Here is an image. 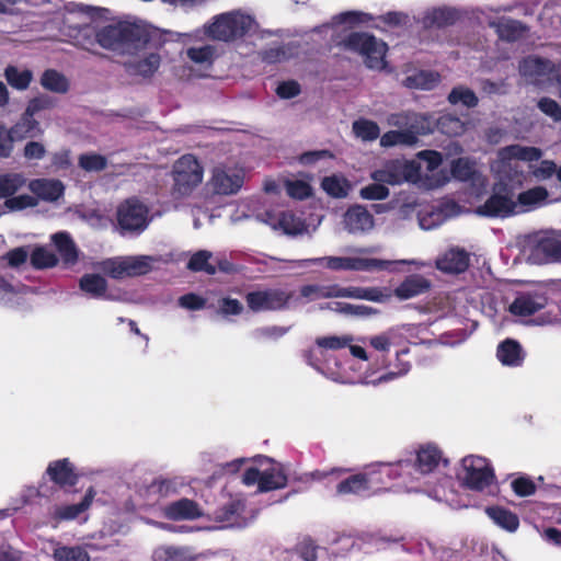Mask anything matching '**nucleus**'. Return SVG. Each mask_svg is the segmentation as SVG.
Listing matches in <instances>:
<instances>
[{"label": "nucleus", "mask_w": 561, "mask_h": 561, "mask_svg": "<svg viewBox=\"0 0 561 561\" xmlns=\"http://www.w3.org/2000/svg\"><path fill=\"white\" fill-rule=\"evenodd\" d=\"M520 75L530 83L542 85L553 83L558 71L554 65L537 57H528L519 66Z\"/></svg>", "instance_id": "6ab92c4d"}, {"label": "nucleus", "mask_w": 561, "mask_h": 561, "mask_svg": "<svg viewBox=\"0 0 561 561\" xmlns=\"http://www.w3.org/2000/svg\"><path fill=\"white\" fill-rule=\"evenodd\" d=\"M14 141H21L26 138H37L43 136L44 129L38 121L23 113L20 119L10 128Z\"/></svg>", "instance_id": "c756f323"}, {"label": "nucleus", "mask_w": 561, "mask_h": 561, "mask_svg": "<svg viewBox=\"0 0 561 561\" xmlns=\"http://www.w3.org/2000/svg\"><path fill=\"white\" fill-rule=\"evenodd\" d=\"M244 170L236 163H218L211 170L209 186L219 195L237 194L243 185Z\"/></svg>", "instance_id": "4468645a"}, {"label": "nucleus", "mask_w": 561, "mask_h": 561, "mask_svg": "<svg viewBox=\"0 0 561 561\" xmlns=\"http://www.w3.org/2000/svg\"><path fill=\"white\" fill-rule=\"evenodd\" d=\"M288 299L289 295L280 290L254 291L247 296L248 305L253 311L282 309Z\"/></svg>", "instance_id": "412c9836"}, {"label": "nucleus", "mask_w": 561, "mask_h": 561, "mask_svg": "<svg viewBox=\"0 0 561 561\" xmlns=\"http://www.w3.org/2000/svg\"><path fill=\"white\" fill-rule=\"evenodd\" d=\"M57 257L45 248H36L31 254V262L36 268L53 267L57 264Z\"/></svg>", "instance_id": "052dcab7"}, {"label": "nucleus", "mask_w": 561, "mask_h": 561, "mask_svg": "<svg viewBox=\"0 0 561 561\" xmlns=\"http://www.w3.org/2000/svg\"><path fill=\"white\" fill-rule=\"evenodd\" d=\"M322 188L333 197H345L350 190V183L345 178L333 175L324 178Z\"/></svg>", "instance_id": "8fccbe9b"}, {"label": "nucleus", "mask_w": 561, "mask_h": 561, "mask_svg": "<svg viewBox=\"0 0 561 561\" xmlns=\"http://www.w3.org/2000/svg\"><path fill=\"white\" fill-rule=\"evenodd\" d=\"M254 461L255 466L249 467L243 474L242 482L245 485L257 484L260 492H268L286 486L287 476L283 465L265 456H259Z\"/></svg>", "instance_id": "423d86ee"}, {"label": "nucleus", "mask_w": 561, "mask_h": 561, "mask_svg": "<svg viewBox=\"0 0 561 561\" xmlns=\"http://www.w3.org/2000/svg\"><path fill=\"white\" fill-rule=\"evenodd\" d=\"M431 283L422 275H410L396 289L394 295L400 300H408L424 294L430 289Z\"/></svg>", "instance_id": "cd10ccee"}, {"label": "nucleus", "mask_w": 561, "mask_h": 561, "mask_svg": "<svg viewBox=\"0 0 561 561\" xmlns=\"http://www.w3.org/2000/svg\"><path fill=\"white\" fill-rule=\"evenodd\" d=\"M196 558L188 547L162 546L153 551V561H194Z\"/></svg>", "instance_id": "e433bc0d"}, {"label": "nucleus", "mask_w": 561, "mask_h": 561, "mask_svg": "<svg viewBox=\"0 0 561 561\" xmlns=\"http://www.w3.org/2000/svg\"><path fill=\"white\" fill-rule=\"evenodd\" d=\"M453 175L461 181L473 179L474 182L484 185V179L476 174L474 164L468 159H458L451 167Z\"/></svg>", "instance_id": "a18cd8bd"}, {"label": "nucleus", "mask_w": 561, "mask_h": 561, "mask_svg": "<svg viewBox=\"0 0 561 561\" xmlns=\"http://www.w3.org/2000/svg\"><path fill=\"white\" fill-rule=\"evenodd\" d=\"M354 337L352 335H330V336H321L316 340V344L321 350H341L351 343H353Z\"/></svg>", "instance_id": "13d9d810"}, {"label": "nucleus", "mask_w": 561, "mask_h": 561, "mask_svg": "<svg viewBox=\"0 0 561 561\" xmlns=\"http://www.w3.org/2000/svg\"><path fill=\"white\" fill-rule=\"evenodd\" d=\"M497 358L503 365H520L523 356L519 344L512 340L503 342L497 348Z\"/></svg>", "instance_id": "37998d69"}, {"label": "nucleus", "mask_w": 561, "mask_h": 561, "mask_svg": "<svg viewBox=\"0 0 561 561\" xmlns=\"http://www.w3.org/2000/svg\"><path fill=\"white\" fill-rule=\"evenodd\" d=\"M469 266V254L458 248L446 251L436 260V267L445 273L458 274Z\"/></svg>", "instance_id": "393cba45"}, {"label": "nucleus", "mask_w": 561, "mask_h": 561, "mask_svg": "<svg viewBox=\"0 0 561 561\" xmlns=\"http://www.w3.org/2000/svg\"><path fill=\"white\" fill-rule=\"evenodd\" d=\"M96 37L102 47L127 53L147 44V33L135 25H108Z\"/></svg>", "instance_id": "6e6552de"}, {"label": "nucleus", "mask_w": 561, "mask_h": 561, "mask_svg": "<svg viewBox=\"0 0 561 561\" xmlns=\"http://www.w3.org/2000/svg\"><path fill=\"white\" fill-rule=\"evenodd\" d=\"M41 84L45 90L54 93H66L69 90L68 79L60 72L54 69L44 71L41 77Z\"/></svg>", "instance_id": "a19ab883"}, {"label": "nucleus", "mask_w": 561, "mask_h": 561, "mask_svg": "<svg viewBox=\"0 0 561 561\" xmlns=\"http://www.w3.org/2000/svg\"><path fill=\"white\" fill-rule=\"evenodd\" d=\"M528 260L546 264L561 259V232L545 231L531 237L527 243Z\"/></svg>", "instance_id": "ddd939ff"}, {"label": "nucleus", "mask_w": 561, "mask_h": 561, "mask_svg": "<svg viewBox=\"0 0 561 561\" xmlns=\"http://www.w3.org/2000/svg\"><path fill=\"white\" fill-rule=\"evenodd\" d=\"M538 107L554 122L561 123V106L554 100L542 98L538 102Z\"/></svg>", "instance_id": "0e129e2a"}, {"label": "nucleus", "mask_w": 561, "mask_h": 561, "mask_svg": "<svg viewBox=\"0 0 561 561\" xmlns=\"http://www.w3.org/2000/svg\"><path fill=\"white\" fill-rule=\"evenodd\" d=\"M4 77L8 83L18 90L27 89L33 79V75L30 70H20L14 66L7 67Z\"/></svg>", "instance_id": "de8ad7c7"}, {"label": "nucleus", "mask_w": 561, "mask_h": 561, "mask_svg": "<svg viewBox=\"0 0 561 561\" xmlns=\"http://www.w3.org/2000/svg\"><path fill=\"white\" fill-rule=\"evenodd\" d=\"M243 510L244 503L242 501H233L217 513L216 519L222 524L221 528L245 527L249 522L240 516V513L243 512Z\"/></svg>", "instance_id": "7c9ffc66"}, {"label": "nucleus", "mask_w": 561, "mask_h": 561, "mask_svg": "<svg viewBox=\"0 0 561 561\" xmlns=\"http://www.w3.org/2000/svg\"><path fill=\"white\" fill-rule=\"evenodd\" d=\"M78 164L87 172H99L106 168L107 160L102 154L90 152L81 154L78 159Z\"/></svg>", "instance_id": "4d7b16f0"}, {"label": "nucleus", "mask_w": 561, "mask_h": 561, "mask_svg": "<svg viewBox=\"0 0 561 561\" xmlns=\"http://www.w3.org/2000/svg\"><path fill=\"white\" fill-rule=\"evenodd\" d=\"M353 131L357 138L371 141L378 138L380 129L378 125L368 119H358L353 123Z\"/></svg>", "instance_id": "603ef678"}, {"label": "nucleus", "mask_w": 561, "mask_h": 561, "mask_svg": "<svg viewBox=\"0 0 561 561\" xmlns=\"http://www.w3.org/2000/svg\"><path fill=\"white\" fill-rule=\"evenodd\" d=\"M159 261L151 255L118 256L99 263L98 267L113 278H125L147 274Z\"/></svg>", "instance_id": "9d476101"}, {"label": "nucleus", "mask_w": 561, "mask_h": 561, "mask_svg": "<svg viewBox=\"0 0 561 561\" xmlns=\"http://www.w3.org/2000/svg\"><path fill=\"white\" fill-rule=\"evenodd\" d=\"M439 82V76L433 71H415L403 80V84L411 89L431 90Z\"/></svg>", "instance_id": "58836bf2"}, {"label": "nucleus", "mask_w": 561, "mask_h": 561, "mask_svg": "<svg viewBox=\"0 0 561 561\" xmlns=\"http://www.w3.org/2000/svg\"><path fill=\"white\" fill-rule=\"evenodd\" d=\"M201 511L195 502L181 499L163 507V515L169 519H194L201 516Z\"/></svg>", "instance_id": "c85d7f7f"}, {"label": "nucleus", "mask_w": 561, "mask_h": 561, "mask_svg": "<svg viewBox=\"0 0 561 561\" xmlns=\"http://www.w3.org/2000/svg\"><path fill=\"white\" fill-rule=\"evenodd\" d=\"M457 477L462 485L473 491H484L496 481L490 460L478 455H468L461 459Z\"/></svg>", "instance_id": "0eeeda50"}, {"label": "nucleus", "mask_w": 561, "mask_h": 561, "mask_svg": "<svg viewBox=\"0 0 561 561\" xmlns=\"http://www.w3.org/2000/svg\"><path fill=\"white\" fill-rule=\"evenodd\" d=\"M342 314L352 318H368L377 313V311L365 305L346 304L341 307Z\"/></svg>", "instance_id": "e2e57ef3"}, {"label": "nucleus", "mask_w": 561, "mask_h": 561, "mask_svg": "<svg viewBox=\"0 0 561 561\" xmlns=\"http://www.w3.org/2000/svg\"><path fill=\"white\" fill-rule=\"evenodd\" d=\"M55 561H90L88 552L81 547H58L54 551Z\"/></svg>", "instance_id": "6e6d98bb"}, {"label": "nucleus", "mask_w": 561, "mask_h": 561, "mask_svg": "<svg viewBox=\"0 0 561 561\" xmlns=\"http://www.w3.org/2000/svg\"><path fill=\"white\" fill-rule=\"evenodd\" d=\"M456 205L447 203L444 207H430L420 211L419 225L423 230H431L440 226L448 216L455 213Z\"/></svg>", "instance_id": "bb28decb"}, {"label": "nucleus", "mask_w": 561, "mask_h": 561, "mask_svg": "<svg viewBox=\"0 0 561 561\" xmlns=\"http://www.w3.org/2000/svg\"><path fill=\"white\" fill-rule=\"evenodd\" d=\"M302 297L308 300L324 298H353L375 302H385L390 298V293L377 287H342L337 284H312L300 289Z\"/></svg>", "instance_id": "39448f33"}, {"label": "nucleus", "mask_w": 561, "mask_h": 561, "mask_svg": "<svg viewBox=\"0 0 561 561\" xmlns=\"http://www.w3.org/2000/svg\"><path fill=\"white\" fill-rule=\"evenodd\" d=\"M358 255L352 256V271H360V272H382V271H391L394 264H417L423 266V263H419L414 260L407 261H390V260H381L377 257H368L364 254L368 252L366 249H360L357 251Z\"/></svg>", "instance_id": "b1692460"}, {"label": "nucleus", "mask_w": 561, "mask_h": 561, "mask_svg": "<svg viewBox=\"0 0 561 561\" xmlns=\"http://www.w3.org/2000/svg\"><path fill=\"white\" fill-rule=\"evenodd\" d=\"M211 256L213 254L209 251H197L192 255L191 260L188 261L187 267L194 272L204 271L207 274L213 275L216 273V267L209 263Z\"/></svg>", "instance_id": "5fc2aeb1"}, {"label": "nucleus", "mask_w": 561, "mask_h": 561, "mask_svg": "<svg viewBox=\"0 0 561 561\" xmlns=\"http://www.w3.org/2000/svg\"><path fill=\"white\" fill-rule=\"evenodd\" d=\"M542 152L536 147L512 145L497 151L496 159L491 164L495 176L493 194L477 209V213L491 217H506L518 214V205L514 201V191L518 188L524 175L518 170V161H537Z\"/></svg>", "instance_id": "f257e3e1"}, {"label": "nucleus", "mask_w": 561, "mask_h": 561, "mask_svg": "<svg viewBox=\"0 0 561 561\" xmlns=\"http://www.w3.org/2000/svg\"><path fill=\"white\" fill-rule=\"evenodd\" d=\"M53 101L48 96H38L31 100L24 111L28 116L34 117L41 111L53 107Z\"/></svg>", "instance_id": "338daca9"}, {"label": "nucleus", "mask_w": 561, "mask_h": 561, "mask_svg": "<svg viewBox=\"0 0 561 561\" xmlns=\"http://www.w3.org/2000/svg\"><path fill=\"white\" fill-rule=\"evenodd\" d=\"M408 462L379 463L368 468L364 473L354 474L336 485L339 495H360L376 484H385L392 479V473H399V469H410Z\"/></svg>", "instance_id": "20e7f679"}, {"label": "nucleus", "mask_w": 561, "mask_h": 561, "mask_svg": "<svg viewBox=\"0 0 561 561\" xmlns=\"http://www.w3.org/2000/svg\"><path fill=\"white\" fill-rule=\"evenodd\" d=\"M257 24L254 18L241 10L218 14L204 25L205 35L214 41L234 42L254 32Z\"/></svg>", "instance_id": "7ed1b4c3"}, {"label": "nucleus", "mask_w": 561, "mask_h": 561, "mask_svg": "<svg viewBox=\"0 0 561 561\" xmlns=\"http://www.w3.org/2000/svg\"><path fill=\"white\" fill-rule=\"evenodd\" d=\"M370 179L389 185L416 183L421 179L420 164L414 160H388L370 173Z\"/></svg>", "instance_id": "9b49d317"}, {"label": "nucleus", "mask_w": 561, "mask_h": 561, "mask_svg": "<svg viewBox=\"0 0 561 561\" xmlns=\"http://www.w3.org/2000/svg\"><path fill=\"white\" fill-rule=\"evenodd\" d=\"M287 194L297 199H304L311 194L310 185L301 180H287L285 182Z\"/></svg>", "instance_id": "680f3d73"}, {"label": "nucleus", "mask_w": 561, "mask_h": 561, "mask_svg": "<svg viewBox=\"0 0 561 561\" xmlns=\"http://www.w3.org/2000/svg\"><path fill=\"white\" fill-rule=\"evenodd\" d=\"M30 191L45 202H56L64 195L65 186L59 180L37 179L28 183Z\"/></svg>", "instance_id": "a878e982"}, {"label": "nucleus", "mask_w": 561, "mask_h": 561, "mask_svg": "<svg viewBox=\"0 0 561 561\" xmlns=\"http://www.w3.org/2000/svg\"><path fill=\"white\" fill-rule=\"evenodd\" d=\"M187 58L195 65L208 67L215 58V48L211 45H203L199 47H190L186 50Z\"/></svg>", "instance_id": "09e8293b"}, {"label": "nucleus", "mask_w": 561, "mask_h": 561, "mask_svg": "<svg viewBox=\"0 0 561 561\" xmlns=\"http://www.w3.org/2000/svg\"><path fill=\"white\" fill-rule=\"evenodd\" d=\"M79 285L81 290L96 298L102 297L107 287L106 280L96 274L83 275Z\"/></svg>", "instance_id": "49530a36"}, {"label": "nucleus", "mask_w": 561, "mask_h": 561, "mask_svg": "<svg viewBox=\"0 0 561 561\" xmlns=\"http://www.w3.org/2000/svg\"><path fill=\"white\" fill-rule=\"evenodd\" d=\"M344 229L353 234L366 233L375 226L373 215L362 205H355L343 215Z\"/></svg>", "instance_id": "4be33fe9"}, {"label": "nucleus", "mask_w": 561, "mask_h": 561, "mask_svg": "<svg viewBox=\"0 0 561 561\" xmlns=\"http://www.w3.org/2000/svg\"><path fill=\"white\" fill-rule=\"evenodd\" d=\"M448 101L453 105L461 104L466 107H474L478 104L474 92L465 87L454 88L448 95Z\"/></svg>", "instance_id": "864d4df0"}, {"label": "nucleus", "mask_w": 561, "mask_h": 561, "mask_svg": "<svg viewBox=\"0 0 561 561\" xmlns=\"http://www.w3.org/2000/svg\"><path fill=\"white\" fill-rule=\"evenodd\" d=\"M437 128L448 136H460L467 127L466 124L458 117L453 115H443L437 119Z\"/></svg>", "instance_id": "3c124183"}, {"label": "nucleus", "mask_w": 561, "mask_h": 561, "mask_svg": "<svg viewBox=\"0 0 561 561\" xmlns=\"http://www.w3.org/2000/svg\"><path fill=\"white\" fill-rule=\"evenodd\" d=\"M14 139L10 129L0 125V158H8L13 151Z\"/></svg>", "instance_id": "774afa93"}, {"label": "nucleus", "mask_w": 561, "mask_h": 561, "mask_svg": "<svg viewBox=\"0 0 561 561\" xmlns=\"http://www.w3.org/2000/svg\"><path fill=\"white\" fill-rule=\"evenodd\" d=\"M457 19V12L449 8H436L427 11L423 23L425 26H445L451 24Z\"/></svg>", "instance_id": "79ce46f5"}, {"label": "nucleus", "mask_w": 561, "mask_h": 561, "mask_svg": "<svg viewBox=\"0 0 561 561\" xmlns=\"http://www.w3.org/2000/svg\"><path fill=\"white\" fill-rule=\"evenodd\" d=\"M136 53L135 58L127 62L128 71L134 76L142 78H150L156 73L161 64V56L151 49L149 37L147 36V44L141 45L130 53Z\"/></svg>", "instance_id": "f3484780"}, {"label": "nucleus", "mask_w": 561, "mask_h": 561, "mask_svg": "<svg viewBox=\"0 0 561 561\" xmlns=\"http://www.w3.org/2000/svg\"><path fill=\"white\" fill-rule=\"evenodd\" d=\"M546 306V298L540 295L518 296L510 306V311L515 316L527 317L539 311Z\"/></svg>", "instance_id": "2f4dec72"}, {"label": "nucleus", "mask_w": 561, "mask_h": 561, "mask_svg": "<svg viewBox=\"0 0 561 561\" xmlns=\"http://www.w3.org/2000/svg\"><path fill=\"white\" fill-rule=\"evenodd\" d=\"M172 176V194L186 197L202 183L204 170L194 156L184 154L174 162Z\"/></svg>", "instance_id": "1a4fd4ad"}, {"label": "nucleus", "mask_w": 561, "mask_h": 561, "mask_svg": "<svg viewBox=\"0 0 561 561\" xmlns=\"http://www.w3.org/2000/svg\"><path fill=\"white\" fill-rule=\"evenodd\" d=\"M547 196V191L541 186L534 187L520 193L516 202L519 213L525 211L531 207L543 205Z\"/></svg>", "instance_id": "c03bdc74"}, {"label": "nucleus", "mask_w": 561, "mask_h": 561, "mask_svg": "<svg viewBox=\"0 0 561 561\" xmlns=\"http://www.w3.org/2000/svg\"><path fill=\"white\" fill-rule=\"evenodd\" d=\"M383 182H376L368 184L360 188L359 196L366 201H383L386 199L390 191Z\"/></svg>", "instance_id": "bf43d9fd"}, {"label": "nucleus", "mask_w": 561, "mask_h": 561, "mask_svg": "<svg viewBox=\"0 0 561 561\" xmlns=\"http://www.w3.org/2000/svg\"><path fill=\"white\" fill-rule=\"evenodd\" d=\"M488 23L490 26L495 27L499 36L502 39H505L508 42L516 41V39L520 38L526 32V28L522 23H519L515 20H511V19L503 18V19L499 20V22H495L494 20L489 19Z\"/></svg>", "instance_id": "f704fd0d"}, {"label": "nucleus", "mask_w": 561, "mask_h": 561, "mask_svg": "<svg viewBox=\"0 0 561 561\" xmlns=\"http://www.w3.org/2000/svg\"><path fill=\"white\" fill-rule=\"evenodd\" d=\"M294 263L298 267H305L310 264H320L331 271H352V256H323L295 261Z\"/></svg>", "instance_id": "c9c22d12"}, {"label": "nucleus", "mask_w": 561, "mask_h": 561, "mask_svg": "<svg viewBox=\"0 0 561 561\" xmlns=\"http://www.w3.org/2000/svg\"><path fill=\"white\" fill-rule=\"evenodd\" d=\"M345 46L348 49L360 54L368 68L376 70L385 68L387 46L376 37L366 33H354L346 38Z\"/></svg>", "instance_id": "f8f14e48"}, {"label": "nucleus", "mask_w": 561, "mask_h": 561, "mask_svg": "<svg viewBox=\"0 0 561 561\" xmlns=\"http://www.w3.org/2000/svg\"><path fill=\"white\" fill-rule=\"evenodd\" d=\"M94 496L95 492L93 491V489H89L83 500L79 504L57 507L53 514L54 519L59 522L76 518L79 514L89 508Z\"/></svg>", "instance_id": "4c0bfd02"}, {"label": "nucleus", "mask_w": 561, "mask_h": 561, "mask_svg": "<svg viewBox=\"0 0 561 561\" xmlns=\"http://www.w3.org/2000/svg\"><path fill=\"white\" fill-rule=\"evenodd\" d=\"M485 513L497 526L507 531H515L518 528V517L503 507H488Z\"/></svg>", "instance_id": "ea45409f"}, {"label": "nucleus", "mask_w": 561, "mask_h": 561, "mask_svg": "<svg viewBox=\"0 0 561 561\" xmlns=\"http://www.w3.org/2000/svg\"><path fill=\"white\" fill-rule=\"evenodd\" d=\"M407 19H408L407 15H404L402 13H398V12H389L386 15L380 16L378 19H375L367 13L358 12V11L345 12L340 15V21L342 23L350 24V25H366V24H369L370 22H373V26L377 27V28L380 27L379 22H383V23H387L390 25H399L401 23H405Z\"/></svg>", "instance_id": "5701e85b"}, {"label": "nucleus", "mask_w": 561, "mask_h": 561, "mask_svg": "<svg viewBox=\"0 0 561 561\" xmlns=\"http://www.w3.org/2000/svg\"><path fill=\"white\" fill-rule=\"evenodd\" d=\"M399 462H408L411 467L407 470L399 469V473H392V479H402L401 486L409 492H426V482L423 480L435 472L442 463L448 465L438 447L432 444L424 445L417 450L414 462L411 460Z\"/></svg>", "instance_id": "f03ea898"}, {"label": "nucleus", "mask_w": 561, "mask_h": 561, "mask_svg": "<svg viewBox=\"0 0 561 561\" xmlns=\"http://www.w3.org/2000/svg\"><path fill=\"white\" fill-rule=\"evenodd\" d=\"M180 484L176 479H159L151 484V489L162 496H168L175 493Z\"/></svg>", "instance_id": "69168bd1"}, {"label": "nucleus", "mask_w": 561, "mask_h": 561, "mask_svg": "<svg viewBox=\"0 0 561 561\" xmlns=\"http://www.w3.org/2000/svg\"><path fill=\"white\" fill-rule=\"evenodd\" d=\"M51 242L56 247L65 264H75L78 260V250L71 237L67 232H57L51 236Z\"/></svg>", "instance_id": "72a5a7b5"}, {"label": "nucleus", "mask_w": 561, "mask_h": 561, "mask_svg": "<svg viewBox=\"0 0 561 561\" xmlns=\"http://www.w3.org/2000/svg\"><path fill=\"white\" fill-rule=\"evenodd\" d=\"M49 478L57 484H75L77 477L68 459H60L49 463L46 470Z\"/></svg>", "instance_id": "473e14b6"}, {"label": "nucleus", "mask_w": 561, "mask_h": 561, "mask_svg": "<svg viewBox=\"0 0 561 561\" xmlns=\"http://www.w3.org/2000/svg\"><path fill=\"white\" fill-rule=\"evenodd\" d=\"M26 183L20 173H4L0 175V198H5L4 205L10 210H22L37 206V198L27 194L13 196Z\"/></svg>", "instance_id": "2eb2a0df"}, {"label": "nucleus", "mask_w": 561, "mask_h": 561, "mask_svg": "<svg viewBox=\"0 0 561 561\" xmlns=\"http://www.w3.org/2000/svg\"><path fill=\"white\" fill-rule=\"evenodd\" d=\"M148 209L137 199H128L117 209L118 225L126 231H141L148 224Z\"/></svg>", "instance_id": "a211bd4d"}, {"label": "nucleus", "mask_w": 561, "mask_h": 561, "mask_svg": "<svg viewBox=\"0 0 561 561\" xmlns=\"http://www.w3.org/2000/svg\"><path fill=\"white\" fill-rule=\"evenodd\" d=\"M432 131V122L425 115H415L410 129L390 130L380 138L382 147L414 146L417 142V135Z\"/></svg>", "instance_id": "dca6fc26"}, {"label": "nucleus", "mask_w": 561, "mask_h": 561, "mask_svg": "<svg viewBox=\"0 0 561 561\" xmlns=\"http://www.w3.org/2000/svg\"><path fill=\"white\" fill-rule=\"evenodd\" d=\"M261 220L274 230H282L285 234L297 236L308 233V226L290 211L266 213Z\"/></svg>", "instance_id": "aec40b11"}]
</instances>
